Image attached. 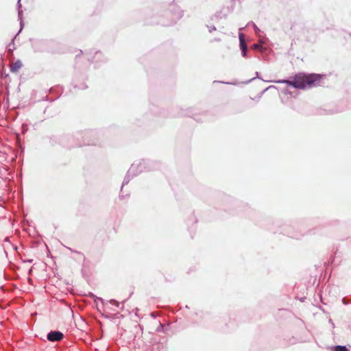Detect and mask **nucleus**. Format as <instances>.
<instances>
[{
	"label": "nucleus",
	"mask_w": 351,
	"mask_h": 351,
	"mask_svg": "<svg viewBox=\"0 0 351 351\" xmlns=\"http://www.w3.org/2000/svg\"><path fill=\"white\" fill-rule=\"evenodd\" d=\"M241 53H242V56L243 57H246V56H247V50H245V49L241 50Z\"/></svg>",
	"instance_id": "obj_7"
},
{
	"label": "nucleus",
	"mask_w": 351,
	"mask_h": 351,
	"mask_svg": "<svg viewBox=\"0 0 351 351\" xmlns=\"http://www.w3.org/2000/svg\"><path fill=\"white\" fill-rule=\"evenodd\" d=\"M21 66H22L21 62L19 60H17L11 64L10 70L12 72H16L21 68Z\"/></svg>",
	"instance_id": "obj_3"
},
{
	"label": "nucleus",
	"mask_w": 351,
	"mask_h": 351,
	"mask_svg": "<svg viewBox=\"0 0 351 351\" xmlns=\"http://www.w3.org/2000/svg\"><path fill=\"white\" fill-rule=\"evenodd\" d=\"M63 334L60 331H51L47 335V339L50 341H60L63 339Z\"/></svg>",
	"instance_id": "obj_2"
},
{
	"label": "nucleus",
	"mask_w": 351,
	"mask_h": 351,
	"mask_svg": "<svg viewBox=\"0 0 351 351\" xmlns=\"http://www.w3.org/2000/svg\"><path fill=\"white\" fill-rule=\"evenodd\" d=\"M335 351H348L346 346H338L335 348Z\"/></svg>",
	"instance_id": "obj_5"
},
{
	"label": "nucleus",
	"mask_w": 351,
	"mask_h": 351,
	"mask_svg": "<svg viewBox=\"0 0 351 351\" xmlns=\"http://www.w3.org/2000/svg\"><path fill=\"white\" fill-rule=\"evenodd\" d=\"M215 27H210V29H209L210 32H211L212 30H215Z\"/></svg>",
	"instance_id": "obj_9"
},
{
	"label": "nucleus",
	"mask_w": 351,
	"mask_h": 351,
	"mask_svg": "<svg viewBox=\"0 0 351 351\" xmlns=\"http://www.w3.org/2000/svg\"><path fill=\"white\" fill-rule=\"evenodd\" d=\"M239 41H240L241 49V50H243V49L247 50V45L245 43L243 35L242 34H239Z\"/></svg>",
	"instance_id": "obj_4"
},
{
	"label": "nucleus",
	"mask_w": 351,
	"mask_h": 351,
	"mask_svg": "<svg viewBox=\"0 0 351 351\" xmlns=\"http://www.w3.org/2000/svg\"><path fill=\"white\" fill-rule=\"evenodd\" d=\"M262 45L259 43H255L252 46V48L254 49H261Z\"/></svg>",
	"instance_id": "obj_6"
},
{
	"label": "nucleus",
	"mask_w": 351,
	"mask_h": 351,
	"mask_svg": "<svg viewBox=\"0 0 351 351\" xmlns=\"http://www.w3.org/2000/svg\"><path fill=\"white\" fill-rule=\"evenodd\" d=\"M321 75L318 74L299 73L295 75L292 80H283L278 81L279 83H285L295 88L304 89L307 87H311L319 84Z\"/></svg>",
	"instance_id": "obj_1"
},
{
	"label": "nucleus",
	"mask_w": 351,
	"mask_h": 351,
	"mask_svg": "<svg viewBox=\"0 0 351 351\" xmlns=\"http://www.w3.org/2000/svg\"><path fill=\"white\" fill-rule=\"evenodd\" d=\"M253 26H254V30L256 32V33H257L258 31H259V29L257 27V26L253 23Z\"/></svg>",
	"instance_id": "obj_8"
}]
</instances>
